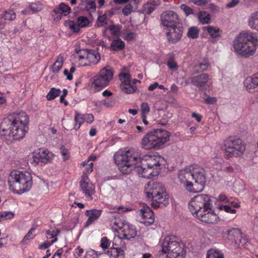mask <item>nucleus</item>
<instances>
[{"label": "nucleus", "instance_id": "obj_1", "mask_svg": "<svg viewBox=\"0 0 258 258\" xmlns=\"http://www.w3.org/2000/svg\"><path fill=\"white\" fill-rule=\"evenodd\" d=\"M139 150L131 148L128 150H120L114 155V160L119 170L124 174H129L135 169L138 174L145 178H151L157 176V172L151 168L140 166L141 161Z\"/></svg>", "mask_w": 258, "mask_h": 258}, {"label": "nucleus", "instance_id": "obj_2", "mask_svg": "<svg viewBox=\"0 0 258 258\" xmlns=\"http://www.w3.org/2000/svg\"><path fill=\"white\" fill-rule=\"evenodd\" d=\"M188 206L192 215L203 222L214 224L218 221L219 217L213 209L212 197L208 195L200 194L194 197Z\"/></svg>", "mask_w": 258, "mask_h": 258}, {"label": "nucleus", "instance_id": "obj_3", "mask_svg": "<svg viewBox=\"0 0 258 258\" xmlns=\"http://www.w3.org/2000/svg\"><path fill=\"white\" fill-rule=\"evenodd\" d=\"M29 121L25 112H19L13 119L5 118L0 125V135L12 137L14 140L22 139L28 131Z\"/></svg>", "mask_w": 258, "mask_h": 258}, {"label": "nucleus", "instance_id": "obj_4", "mask_svg": "<svg viewBox=\"0 0 258 258\" xmlns=\"http://www.w3.org/2000/svg\"><path fill=\"white\" fill-rule=\"evenodd\" d=\"M258 47V38L253 32L243 31L233 41V48L239 55L248 58L253 55Z\"/></svg>", "mask_w": 258, "mask_h": 258}, {"label": "nucleus", "instance_id": "obj_5", "mask_svg": "<svg viewBox=\"0 0 258 258\" xmlns=\"http://www.w3.org/2000/svg\"><path fill=\"white\" fill-rule=\"evenodd\" d=\"M8 183L10 190L14 193L22 194L31 188L32 177L28 172L13 170L8 177Z\"/></svg>", "mask_w": 258, "mask_h": 258}, {"label": "nucleus", "instance_id": "obj_6", "mask_svg": "<svg viewBox=\"0 0 258 258\" xmlns=\"http://www.w3.org/2000/svg\"><path fill=\"white\" fill-rule=\"evenodd\" d=\"M145 192L151 199L152 206L156 208H163L169 204V198L161 183L150 181L145 185Z\"/></svg>", "mask_w": 258, "mask_h": 258}, {"label": "nucleus", "instance_id": "obj_7", "mask_svg": "<svg viewBox=\"0 0 258 258\" xmlns=\"http://www.w3.org/2000/svg\"><path fill=\"white\" fill-rule=\"evenodd\" d=\"M169 134L161 129L148 133L142 139V147L147 150L159 149L169 140Z\"/></svg>", "mask_w": 258, "mask_h": 258}, {"label": "nucleus", "instance_id": "obj_8", "mask_svg": "<svg viewBox=\"0 0 258 258\" xmlns=\"http://www.w3.org/2000/svg\"><path fill=\"white\" fill-rule=\"evenodd\" d=\"M178 238L171 235L165 237L162 242L161 253L173 258H184V251Z\"/></svg>", "mask_w": 258, "mask_h": 258}, {"label": "nucleus", "instance_id": "obj_9", "mask_svg": "<svg viewBox=\"0 0 258 258\" xmlns=\"http://www.w3.org/2000/svg\"><path fill=\"white\" fill-rule=\"evenodd\" d=\"M221 149L229 156L237 157L243 154L245 146L241 139L229 137L223 141Z\"/></svg>", "mask_w": 258, "mask_h": 258}, {"label": "nucleus", "instance_id": "obj_10", "mask_svg": "<svg viewBox=\"0 0 258 258\" xmlns=\"http://www.w3.org/2000/svg\"><path fill=\"white\" fill-rule=\"evenodd\" d=\"M113 71L110 66H107L102 69L99 73L91 79L92 85L97 88H102L106 87L112 80Z\"/></svg>", "mask_w": 258, "mask_h": 258}, {"label": "nucleus", "instance_id": "obj_11", "mask_svg": "<svg viewBox=\"0 0 258 258\" xmlns=\"http://www.w3.org/2000/svg\"><path fill=\"white\" fill-rule=\"evenodd\" d=\"M191 168V165L180 170L178 173V178L180 183L185 186L188 191L198 192L199 190L194 187V184L192 183V175Z\"/></svg>", "mask_w": 258, "mask_h": 258}, {"label": "nucleus", "instance_id": "obj_12", "mask_svg": "<svg viewBox=\"0 0 258 258\" xmlns=\"http://www.w3.org/2000/svg\"><path fill=\"white\" fill-rule=\"evenodd\" d=\"M192 180L195 181L194 186L197 187L198 192L202 191L206 181V172L202 166L198 164L191 165Z\"/></svg>", "mask_w": 258, "mask_h": 258}, {"label": "nucleus", "instance_id": "obj_13", "mask_svg": "<svg viewBox=\"0 0 258 258\" xmlns=\"http://www.w3.org/2000/svg\"><path fill=\"white\" fill-rule=\"evenodd\" d=\"M185 83H191L194 86L200 89H207L211 84L210 76L208 74L203 73L190 77L185 81Z\"/></svg>", "mask_w": 258, "mask_h": 258}, {"label": "nucleus", "instance_id": "obj_14", "mask_svg": "<svg viewBox=\"0 0 258 258\" xmlns=\"http://www.w3.org/2000/svg\"><path fill=\"white\" fill-rule=\"evenodd\" d=\"M228 239L237 246H243L247 242L246 235L239 228H231L227 230Z\"/></svg>", "mask_w": 258, "mask_h": 258}, {"label": "nucleus", "instance_id": "obj_15", "mask_svg": "<svg viewBox=\"0 0 258 258\" xmlns=\"http://www.w3.org/2000/svg\"><path fill=\"white\" fill-rule=\"evenodd\" d=\"M145 158L147 161V166L151 168L152 171H157L158 175L165 162L164 158L157 154H154L146 155Z\"/></svg>", "mask_w": 258, "mask_h": 258}, {"label": "nucleus", "instance_id": "obj_16", "mask_svg": "<svg viewBox=\"0 0 258 258\" xmlns=\"http://www.w3.org/2000/svg\"><path fill=\"white\" fill-rule=\"evenodd\" d=\"M161 24L165 27H172L179 24V19L177 14L172 11L163 12L160 17Z\"/></svg>", "mask_w": 258, "mask_h": 258}, {"label": "nucleus", "instance_id": "obj_17", "mask_svg": "<svg viewBox=\"0 0 258 258\" xmlns=\"http://www.w3.org/2000/svg\"><path fill=\"white\" fill-rule=\"evenodd\" d=\"M80 187L82 191L86 196L89 201L93 199L92 195L95 193V186L90 182L87 175L82 176V179L80 182Z\"/></svg>", "mask_w": 258, "mask_h": 258}, {"label": "nucleus", "instance_id": "obj_18", "mask_svg": "<svg viewBox=\"0 0 258 258\" xmlns=\"http://www.w3.org/2000/svg\"><path fill=\"white\" fill-rule=\"evenodd\" d=\"M139 215L141 217V222L146 226L152 224L155 221L153 211L146 204L139 210Z\"/></svg>", "mask_w": 258, "mask_h": 258}, {"label": "nucleus", "instance_id": "obj_19", "mask_svg": "<svg viewBox=\"0 0 258 258\" xmlns=\"http://www.w3.org/2000/svg\"><path fill=\"white\" fill-rule=\"evenodd\" d=\"M183 33V27L179 24L170 27L169 31L166 33L168 41L171 43L178 42L181 38Z\"/></svg>", "mask_w": 258, "mask_h": 258}, {"label": "nucleus", "instance_id": "obj_20", "mask_svg": "<svg viewBox=\"0 0 258 258\" xmlns=\"http://www.w3.org/2000/svg\"><path fill=\"white\" fill-rule=\"evenodd\" d=\"M74 119L75 121L74 128L78 130L84 122L91 123L94 120V116L92 114H82L76 111Z\"/></svg>", "mask_w": 258, "mask_h": 258}, {"label": "nucleus", "instance_id": "obj_21", "mask_svg": "<svg viewBox=\"0 0 258 258\" xmlns=\"http://www.w3.org/2000/svg\"><path fill=\"white\" fill-rule=\"evenodd\" d=\"M102 210L92 209L86 210L85 214L88 216V219L86 223V226H88L92 224L94 221L97 220L101 215Z\"/></svg>", "mask_w": 258, "mask_h": 258}, {"label": "nucleus", "instance_id": "obj_22", "mask_svg": "<svg viewBox=\"0 0 258 258\" xmlns=\"http://www.w3.org/2000/svg\"><path fill=\"white\" fill-rule=\"evenodd\" d=\"M86 56L88 61V64H96L100 59L99 53L95 50L85 49Z\"/></svg>", "mask_w": 258, "mask_h": 258}, {"label": "nucleus", "instance_id": "obj_23", "mask_svg": "<svg viewBox=\"0 0 258 258\" xmlns=\"http://www.w3.org/2000/svg\"><path fill=\"white\" fill-rule=\"evenodd\" d=\"M248 26L258 32V11L251 13L248 19Z\"/></svg>", "mask_w": 258, "mask_h": 258}, {"label": "nucleus", "instance_id": "obj_24", "mask_svg": "<svg viewBox=\"0 0 258 258\" xmlns=\"http://www.w3.org/2000/svg\"><path fill=\"white\" fill-rule=\"evenodd\" d=\"M71 10V8L69 6L63 3H61L59 4L58 8L54 9L53 12L56 14L60 15V16L59 18L60 19L62 16H66L68 15Z\"/></svg>", "mask_w": 258, "mask_h": 258}, {"label": "nucleus", "instance_id": "obj_25", "mask_svg": "<svg viewBox=\"0 0 258 258\" xmlns=\"http://www.w3.org/2000/svg\"><path fill=\"white\" fill-rule=\"evenodd\" d=\"M158 5L159 0H154L153 3H147L142 8L143 12L145 14L150 15L155 10Z\"/></svg>", "mask_w": 258, "mask_h": 258}, {"label": "nucleus", "instance_id": "obj_26", "mask_svg": "<svg viewBox=\"0 0 258 258\" xmlns=\"http://www.w3.org/2000/svg\"><path fill=\"white\" fill-rule=\"evenodd\" d=\"M85 49H82L77 51L76 56L78 59L79 65L81 67L88 66V61L86 56Z\"/></svg>", "mask_w": 258, "mask_h": 258}, {"label": "nucleus", "instance_id": "obj_27", "mask_svg": "<svg viewBox=\"0 0 258 258\" xmlns=\"http://www.w3.org/2000/svg\"><path fill=\"white\" fill-rule=\"evenodd\" d=\"M211 66L210 63L207 59H204L202 61L200 62L199 64L195 65L194 70L195 73H198L200 72L206 71Z\"/></svg>", "mask_w": 258, "mask_h": 258}, {"label": "nucleus", "instance_id": "obj_28", "mask_svg": "<svg viewBox=\"0 0 258 258\" xmlns=\"http://www.w3.org/2000/svg\"><path fill=\"white\" fill-rule=\"evenodd\" d=\"M63 61L64 58L63 56L59 54L55 62L51 67L52 72L55 74L58 73L62 68Z\"/></svg>", "mask_w": 258, "mask_h": 258}, {"label": "nucleus", "instance_id": "obj_29", "mask_svg": "<svg viewBox=\"0 0 258 258\" xmlns=\"http://www.w3.org/2000/svg\"><path fill=\"white\" fill-rule=\"evenodd\" d=\"M39 158L41 159V163H47L51 161L53 154L47 150H40Z\"/></svg>", "mask_w": 258, "mask_h": 258}, {"label": "nucleus", "instance_id": "obj_30", "mask_svg": "<svg viewBox=\"0 0 258 258\" xmlns=\"http://www.w3.org/2000/svg\"><path fill=\"white\" fill-rule=\"evenodd\" d=\"M124 47V42L120 39H116L112 41L110 48L113 51H119L122 50Z\"/></svg>", "mask_w": 258, "mask_h": 258}, {"label": "nucleus", "instance_id": "obj_31", "mask_svg": "<svg viewBox=\"0 0 258 258\" xmlns=\"http://www.w3.org/2000/svg\"><path fill=\"white\" fill-rule=\"evenodd\" d=\"M204 31H207L211 37L213 39H216L220 37L219 33L220 29L216 27L212 26H205L203 27Z\"/></svg>", "mask_w": 258, "mask_h": 258}, {"label": "nucleus", "instance_id": "obj_32", "mask_svg": "<svg viewBox=\"0 0 258 258\" xmlns=\"http://www.w3.org/2000/svg\"><path fill=\"white\" fill-rule=\"evenodd\" d=\"M244 86L246 90L250 93H254L255 92V88L257 86L254 83L252 78H247L244 82Z\"/></svg>", "mask_w": 258, "mask_h": 258}, {"label": "nucleus", "instance_id": "obj_33", "mask_svg": "<svg viewBox=\"0 0 258 258\" xmlns=\"http://www.w3.org/2000/svg\"><path fill=\"white\" fill-rule=\"evenodd\" d=\"M206 258H224L223 254L219 250L211 249L207 253Z\"/></svg>", "mask_w": 258, "mask_h": 258}, {"label": "nucleus", "instance_id": "obj_34", "mask_svg": "<svg viewBox=\"0 0 258 258\" xmlns=\"http://www.w3.org/2000/svg\"><path fill=\"white\" fill-rule=\"evenodd\" d=\"M198 18L200 22L203 24H208L211 20L210 15L205 11L199 12Z\"/></svg>", "mask_w": 258, "mask_h": 258}, {"label": "nucleus", "instance_id": "obj_35", "mask_svg": "<svg viewBox=\"0 0 258 258\" xmlns=\"http://www.w3.org/2000/svg\"><path fill=\"white\" fill-rule=\"evenodd\" d=\"M110 252L111 255H114L116 258H124V251L120 248H112L110 251H107L108 254H109Z\"/></svg>", "mask_w": 258, "mask_h": 258}, {"label": "nucleus", "instance_id": "obj_36", "mask_svg": "<svg viewBox=\"0 0 258 258\" xmlns=\"http://www.w3.org/2000/svg\"><path fill=\"white\" fill-rule=\"evenodd\" d=\"M60 92L61 91L59 89L51 88L46 96L47 99L48 100H52L54 99L59 95Z\"/></svg>", "mask_w": 258, "mask_h": 258}, {"label": "nucleus", "instance_id": "obj_37", "mask_svg": "<svg viewBox=\"0 0 258 258\" xmlns=\"http://www.w3.org/2000/svg\"><path fill=\"white\" fill-rule=\"evenodd\" d=\"M120 80L122 83L120 85H130L131 84V76L128 73H120L119 75Z\"/></svg>", "mask_w": 258, "mask_h": 258}, {"label": "nucleus", "instance_id": "obj_38", "mask_svg": "<svg viewBox=\"0 0 258 258\" xmlns=\"http://www.w3.org/2000/svg\"><path fill=\"white\" fill-rule=\"evenodd\" d=\"M36 228V227H33L30 229V230L28 231V232L26 234V235L21 241V244H26V240L32 239L34 237L35 235L34 234V232L35 231Z\"/></svg>", "mask_w": 258, "mask_h": 258}, {"label": "nucleus", "instance_id": "obj_39", "mask_svg": "<svg viewBox=\"0 0 258 258\" xmlns=\"http://www.w3.org/2000/svg\"><path fill=\"white\" fill-rule=\"evenodd\" d=\"M43 9V5L40 2L32 3L30 5V9L31 11V14H34L40 12Z\"/></svg>", "mask_w": 258, "mask_h": 258}, {"label": "nucleus", "instance_id": "obj_40", "mask_svg": "<svg viewBox=\"0 0 258 258\" xmlns=\"http://www.w3.org/2000/svg\"><path fill=\"white\" fill-rule=\"evenodd\" d=\"M121 90L127 94H131L136 92L137 88L135 86H133L131 84L130 85H120Z\"/></svg>", "mask_w": 258, "mask_h": 258}, {"label": "nucleus", "instance_id": "obj_41", "mask_svg": "<svg viewBox=\"0 0 258 258\" xmlns=\"http://www.w3.org/2000/svg\"><path fill=\"white\" fill-rule=\"evenodd\" d=\"M77 23L80 28H84L88 26L90 22L88 19L84 16H80L78 18Z\"/></svg>", "mask_w": 258, "mask_h": 258}, {"label": "nucleus", "instance_id": "obj_42", "mask_svg": "<svg viewBox=\"0 0 258 258\" xmlns=\"http://www.w3.org/2000/svg\"><path fill=\"white\" fill-rule=\"evenodd\" d=\"M199 33V31L197 27H191L188 29L187 35L189 38L195 39L198 37Z\"/></svg>", "mask_w": 258, "mask_h": 258}, {"label": "nucleus", "instance_id": "obj_43", "mask_svg": "<svg viewBox=\"0 0 258 258\" xmlns=\"http://www.w3.org/2000/svg\"><path fill=\"white\" fill-rule=\"evenodd\" d=\"M108 29L113 36H119L120 35L121 28L118 26L114 25H111L109 27Z\"/></svg>", "mask_w": 258, "mask_h": 258}, {"label": "nucleus", "instance_id": "obj_44", "mask_svg": "<svg viewBox=\"0 0 258 258\" xmlns=\"http://www.w3.org/2000/svg\"><path fill=\"white\" fill-rule=\"evenodd\" d=\"M3 17L5 20L13 21L16 18V14L12 10H9L5 12Z\"/></svg>", "mask_w": 258, "mask_h": 258}, {"label": "nucleus", "instance_id": "obj_45", "mask_svg": "<svg viewBox=\"0 0 258 258\" xmlns=\"http://www.w3.org/2000/svg\"><path fill=\"white\" fill-rule=\"evenodd\" d=\"M0 214L2 221L11 219L13 218L15 215L14 213L10 211L2 212H0Z\"/></svg>", "mask_w": 258, "mask_h": 258}, {"label": "nucleus", "instance_id": "obj_46", "mask_svg": "<svg viewBox=\"0 0 258 258\" xmlns=\"http://www.w3.org/2000/svg\"><path fill=\"white\" fill-rule=\"evenodd\" d=\"M83 7L87 9V10L94 12L96 10V4L94 0L89 1Z\"/></svg>", "mask_w": 258, "mask_h": 258}, {"label": "nucleus", "instance_id": "obj_47", "mask_svg": "<svg viewBox=\"0 0 258 258\" xmlns=\"http://www.w3.org/2000/svg\"><path fill=\"white\" fill-rule=\"evenodd\" d=\"M106 24V16L103 15L97 18V25L98 27H102Z\"/></svg>", "mask_w": 258, "mask_h": 258}, {"label": "nucleus", "instance_id": "obj_48", "mask_svg": "<svg viewBox=\"0 0 258 258\" xmlns=\"http://www.w3.org/2000/svg\"><path fill=\"white\" fill-rule=\"evenodd\" d=\"M69 28L74 32H78L80 31V27L78 23L76 24L71 21L69 24Z\"/></svg>", "mask_w": 258, "mask_h": 258}, {"label": "nucleus", "instance_id": "obj_49", "mask_svg": "<svg viewBox=\"0 0 258 258\" xmlns=\"http://www.w3.org/2000/svg\"><path fill=\"white\" fill-rule=\"evenodd\" d=\"M110 245V242L106 237H103L101 239L100 246L103 249L107 248Z\"/></svg>", "mask_w": 258, "mask_h": 258}, {"label": "nucleus", "instance_id": "obj_50", "mask_svg": "<svg viewBox=\"0 0 258 258\" xmlns=\"http://www.w3.org/2000/svg\"><path fill=\"white\" fill-rule=\"evenodd\" d=\"M142 115H147L150 111V107L147 103H143L141 105Z\"/></svg>", "mask_w": 258, "mask_h": 258}, {"label": "nucleus", "instance_id": "obj_51", "mask_svg": "<svg viewBox=\"0 0 258 258\" xmlns=\"http://www.w3.org/2000/svg\"><path fill=\"white\" fill-rule=\"evenodd\" d=\"M83 258H97V255L95 250L89 249L86 251Z\"/></svg>", "mask_w": 258, "mask_h": 258}, {"label": "nucleus", "instance_id": "obj_52", "mask_svg": "<svg viewBox=\"0 0 258 258\" xmlns=\"http://www.w3.org/2000/svg\"><path fill=\"white\" fill-rule=\"evenodd\" d=\"M180 8L184 12L187 16L193 14V10L185 4L181 5Z\"/></svg>", "mask_w": 258, "mask_h": 258}, {"label": "nucleus", "instance_id": "obj_53", "mask_svg": "<svg viewBox=\"0 0 258 258\" xmlns=\"http://www.w3.org/2000/svg\"><path fill=\"white\" fill-rule=\"evenodd\" d=\"M60 152L63 156V161L67 160L70 157L69 152L68 149H66L63 146L60 148Z\"/></svg>", "mask_w": 258, "mask_h": 258}, {"label": "nucleus", "instance_id": "obj_54", "mask_svg": "<svg viewBox=\"0 0 258 258\" xmlns=\"http://www.w3.org/2000/svg\"><path fill=\"white\" fill-rule=\"evenodd\" d=\"M133 7L131 5L128 4L126 5L122 10V14L124 16H128L129 15L132 10Z\"/></svg>", "mask_w": 258, "mask_h": 258}, {"label": "nucleus", "instance_id": "obj_55", "mask_svg": "<svg viewBox=\"0 0 258 258\" xmlns=\"http://www.w3.org/2000/svg\"><path fill=\"white\" fill-rule=\"evenodd\" d=\"M132 211V209L129 207L119 206L116 208V212L120 214L124 212H127Z\"/></svg>", "mask_w": 258, "mask_h": 258}, {"label": "nucleus", "instance_id": "obj_56", "mask_svg": "<svg viewBox=\"0 0 258 258\" xmlns=\"http://www.w3.org/2000/svg\"><path fill=\"white\" fill-rule=\"evenodd\" d=\"M167 65L170 69H174L177 68V64L174 59L172 57L169 58L167 62Z\"/></svg>", "mask_w": 258, "mask_h": 258}, {"label": "nucleus", "instance_id": "obj_57", "mask_svg": "<svg viewBox=\"0 0 258 258\" xmlns=\"http://www.w3.org/2000/svg\"><path fill=\"white\" fill-rule=\"evenodd\" d=\"M226 203L235 208H238L240 206L239 203L232 198L228 199V200L226 201Z\"/></svg>", "mask_w": 258, "mask_h": 258}, {"label": "nucleus", "instance_id": "obj_58", "mask_svg": "<svg viewBox=\"0 0 258 258\" xmlns=\"http://www.w3.org/2000/svg\"><path fill=\"white\" fill-rule=\"evenodd\" d=\"M39 162H41V159L39 158V152L33 156V162L35 165H37Z\"/></svg>", "mask_w": 258, "mask_h": 258}, {"label": "nucleus", "instance_id": "obj_59", "mask_svg": "<svg viewBox=\"0 0 258 258\" xmlns=\"http://www.w3.org/2000/svg\"><path fill=\"white\" fill-rule=\"evenodd\" d=\"M114 103V101L112 100L105 99L103 101V105L106 107H112Z\"/></svg>", "mask_w": 258, "mask_h": 258}, {"label": "nucleus", "instance_id": "obj_60", "mask_svg": "<svg viewBox=\"0 0 258 258\" xmlns=\"http://www.w3.org/2000/svg\"><path fill=\"white\" fill-rule=\"evenodd\" d=\"M193 3L198 6H203L208 3L207 0H194Z\"/></svg>", "mask_w": 258, "mask_h": 258}, {"label": "nucleus", "instance_id": "obj_61", "mask_svg": "<svg viewBox=\"0 0 258 258\" xmlns=\"http://www.w3.org/2000/svg\"><path fill=\"white\" fill-rule=\"evenodd\" d=\"M136 36V33L134 32H130L127 34V35L125 36V39L127 41H131L134 38H135Z\"/></svg>", "mask_w": 258, "mask_h": 258}, {"label": "nucleus", "instance_id": "obj_62", "mask_svg": "<svg viewBox=\"0 0 258 258\" xmlns=\"http://www.w3.org/2000/svg\"><path fill=\"white\" fill-rule=\"evenodd\" d=\"M216 99L215 97H208L205 100V102L208 104H213L216 102Z\"/></svg>", "mask_w": 258, "mask_h": 258}, {"label": "nucleus", "instance_id": "obj_63", "mask_svg": "<svg viewBox=\"0 0 258 258\" xmlns=\"http://www.w3.org/2000/svg\"><path fill=\"white\" fill-rule=\"evenodd\" d=\"M83 252H84V249L83 248H81L80 246H78L75 249V254L77 255L78 256H82Z\"/></svg>", "mask_w": 258, "mask_h": 258}, {"label": "nucleus", "instance_id": "obj_64", "mask_svg": "<svg viewBox=\"0 0 258 258\" xmlns=\"http://www.w3.org/2000/svg\"><path fill=\"white\" fill-rule=\"evenodd\" d=\"M62 252V251L61 249H58L53 255L52 258H61Z\"/></svg>", "mask_w": 258, "mask_h": 258}]
</instances>
